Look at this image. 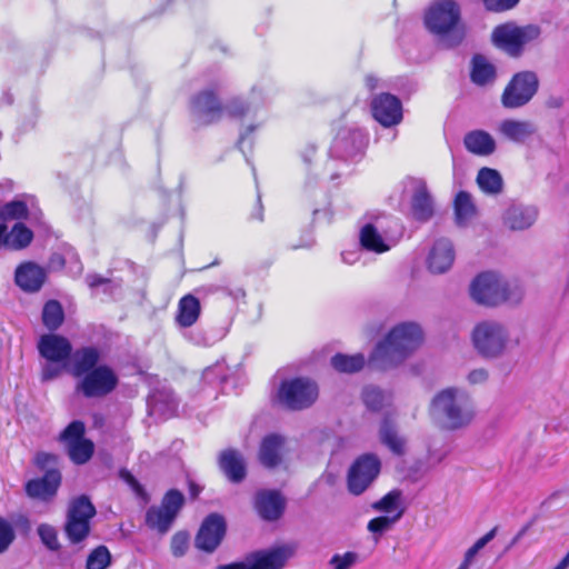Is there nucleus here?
Listing matches in <instances>:
<instances>
[{"label": "nucleus", "instance_id": "aec40b11", "mask_svg": "<svg viewBox=\"0 0 569 569\" xmlns=\"http://www.w3.org/2000/svg\"><path fill=\"white\" fill-rule=\"evenodd\" d=\"M253 507L264 521H277L284 513L286 498L279 490L261 489L254 496Z\"/></svg>", "mask_w": 569, "mask_h": 569}, {"label": "nucleus", "instance_id": "20e7f679", "mask_svg": "<svg viewBox=\"0 0 569 569\" xmlns=\"http://www.w3.org/2000/svg\"><path fill=\"white\" fill-rule=\"evenodd\" d=\"M472 299L487 307H496L507 301L518 302L522 298L519 287H510L508 282L492 271L479 273L470 286Z\"/></svg>", "mask_w": 569, "mask_h": 569}, {"label": "nucleus", "instance_id": "052dcab7", "mask_svg": "<svg viewBox=\"0 0 569 569\" xmlns=\"http://www.w3.org/2000/svg\"><path fill=\"white\" fill-rule=\"evenodd\" d=\"M560 561L568 567L569 566V555L567 553Z\"/></svg>", "mask_w": 569, "mask_h": 569}, {"label": "nucleus", "instance_id": "f257e3e1", "mask_svg": "<svg viewBox=\"0 0 569 569\" xmlns=\"http://www.w3.org/2000/svg\"><path fill=\"white\" fill-rule=\"evenodd\" d=\"M101 353L97 347L87 346L74 350L70 371L79 378L77 390L86 398H103L119 385V378L108 365H99Z\"/></svg>", "mask_w": 569, "mask_h": 569}, {"label": "nucleus", "instance_id": "0e129e2a", "mask_svg": "<svg viewBox=\"0 0 569 569\" xmlns=\"http://www.w3.org/2000/svg\"><path fill=\"white\" fill-rule=\"evenodd\" d=\"M44 377H46V378H52V377H53V375L44 373Z\"/></svg>", "mask_w": 569, "mask_h": 569}, {"label": "nucleus", "instance_id": "37998d69", "mask_svg": "<svg viewBox=\"0 0 569 569\" xmlns=\"http://www.w3.org/2000/svg\"><path fill=\"white\" fill-rule=\"evenodd\" d=\"M119 477L131 488V490L141 498L144 502L149 501V495L144 487L137 480V478L127 469L119 471Z\"/></svg>", "mask_w": 569, "mask_h": 569}, {"label": "nucleus", "instance_id": "4c0bfd02", "mask_svg": "<svg viewBox=\"0 0 569 569\" xmlns=\"http://www.w3.org/2000/svg\"><path fill=\"white\" fill-rule=\"evenodd\" d=\"M38 535L42 543L51 551H58L61 548L58 538L57 529L48 523H41L38 529Z\"/></svg>", "mask_w": 569, "mask_h": 569}, {"label": "nucleus", "instance_id": "5701e85b", "mask_svg": "<svg viewBox=\"0 0 569 569\" xmlns=\"http://www.w3.org/2000/svg\"><path fill=\"white\" fill-rule=\"evenodd\" d=\"M455 261V250L451 241L439 239L435 242L429 257L428 268L433 273H443Z\"/></svg>", "mask_w": 569, "mask_h": 569}, {"label": "nucleus", "instance_id": "2f4dec72", "mask_svg": "<svg viewBox=\"0 0 569 569\" xmlns=\"http://www.w3.org/2000/svg\"><path fill=\"white\" fill-rule=\"evenodd\" d=\"M500 132L515 142H522L533 133V128L527 121L507 119L501 122Z\"/></svg>", "mask_w": 569, "mask_h": 569}, {"label": "nucleus", "instance_id": "ddd939ff", "mask_svg": "<svg viewBox=\"0 0 569 569\" xmlns=\"http://www.w3.org/2000/svg\"><path fill=\"white\" fill-rule=\"evenodd\" d=\"M539 88V80L532 71H520L512 76L501 94V103L507 109L527 104Z\"/></svg>", "mask_w": 569, "mask_h": 569}, {"label": "nucleus", "instance_id": "412c9836", "mask_svg": "<svg viewBox=\"0 0 569 569\" xmlns=\"http://www.w3.org/2000/svg\"><path fill=\"white\" fill-rule=\"evenodd\" d=\"M47 280L44 268L36 262L26 261L20 263L14 272L16 284L24 292L34 293L40 291Z\"/></svg>", "mask_w": 569, "mask_h": 569}, {"label": "nucleus", "instance_id": "bf43d9fd", "mask_svg": "<svg viewBox=\"0 0 569 569\" xmlns=\"http://www.w3.org/2000/svg\"><path fill=\"white\" fill-rule=\"evenodd\" d=\"M469 565H470V562H468V561L463 560V561L460 563V566H459V568H458V569H468V568H469Z\"/></svg>", "mask_w": 569, "mask_h": 569}, {"label": "nucleus", "instance_id": "393cba45", "mask_svg": "<svg viewBox=\"0 0 569 569\" xmlns=\"http://www.w3.org/2000/svg\"><path fill=\"white\" fill-rule=\"evenodd\" d=\"M411 213L420 222L430 220L435 213L433 200L425 182H421L412 194Z\"/></svg>", "mask_w": 569, "mask_h": 569}, {"label": "nucleus", "instance_id": "69168bd1", "mask_svg": "<svg viewBox=\"0 0 569 569\" xmlns=\"http://www.w3.org/2000/svg\"><path fill=\"white\" fill-rule=\"evenodd\" d=\"M568 555H569V550H568Z\"/></svg>", "mask_w": 569, "mask_h": 569}, {"label": "nucleus", "instance_id": "e2e57ef3", "mask_svg": "<svg viewBox=\"0 0 569 569\" xmlns=\"http://www.w3.org/2000/svg\"><path fill=\"white\" fill-rule=\"evenodd\" d=\"M471 547L473 548V550H476L478 552H479V550H481V548L476 542Z\"/></svg>", "mask_w": 569, "mask_h": 569}, {"label": "nucleus", "instance_id": "9b49d317", "mask_svg": "<svg viewBox=\"0 0 569 569\" xmlns=\"http://www.w3.org/2000/svg\"><path fill=\"white\" fill-rule=\"evenodd\" d=\"M69 459L78 466L87 463L94 453V443L86 437V425L81 420L71 421L59 435Z\"/></svg>", "mask_w": 569, "mask_h": 569}, {"label": "nucleus", "instance_id": "473e14b6", "mask_svg": "<svg viewBox=\"0 0 569 569\" xmlns=\"http://www.w3.org/2000/svg\"><path fill=\"white\" fill-rule=\"evenodd\" d=\"M366 359L362 353L345 355L336 353L331 358V366L341 373H355L363 369Z\"/></svg>", "mask_w": 569, "mask_h": 569}, {"label": "nucleus", "instance_id": "f3484780", "mask_svg": "<svg viewBox=\"0 0 569 569\" xmlns=\"http://www.w3.org/2000/svg\"><path fill=\"white\" fill-rule=\"evenodd\" d=\"M190 109L206 126L218 122L224 114V106L214 89H203L193 94L190 99Z\"/></svg>", "mask_w": 569, "mask_h": 569}, {"label": "nucleus", "instance_id": "1a4fd4ad", "mask_svg": "<svg viewBox=\"0 0 569 569\" xmlns=\"http://www.w3.org/2000/svg\"><path fill=\"white\" fill-rule=\"evenodd\" d=\"M433 408L445 416L449 429H458L469 425L473 418V409L469 398L455 388L438 392L432 400Z\"/></svg>", "mask_w": 569, "mask_h": 569}, {"label": "nucleus", "instance_id": "e433bc0d", "mask_svg": "<svg viewBox=\"0 0 569 569\" xmlns=\"http://www.w3.org/2000/svg\"><path fill=\"white\" fill-rule=\"evenodd\" d=\"M111 563V553L109 549L101 545L96 547L88 556L87 569H107Z\"/></svg>", "mask_w": 569, "mask_h": 569}, {"label": "nucleus", "instance_id": "3c124183", "mask_svg": "<svg viewBox=\"0 0 569 569\" xmlns=\"http://www.w3.org/2000/svg\"><path fill=\"white\" fill-rule=\"evenodd\" d=\"M488 378V373L486 370L483 369H476V370H472L469 376H468V379L471 383H480V382H483L486 381Z\"/></svg>", "mask_w": 569, "mask_h": 569}, {"label": "nucleus", "instance_id": "680f3d73", "mask_svg": "<svg viewBox=\"0 0 569 569\" xmlns=\"http://www.w3.org/2000/svg\"><path fill=\"white\" fill-rule=\"evenodd\" d=\"M567 568L568 567L560 561L553 569H567Z\"/></svg>", "mask_w": 569, "mask_h": 569}, {"label": "nucleus", "instance_id": "9d476101", "mask_svg": "<svg viewBox=\"0 0 569 569\" xmlns=\"http://www.w3.org/2000/svg\"><path fill=\"white\" fill-rule=\"evenodd\" d=\"M183 505V493L178 489H169L163 495L160 505H153L147 509L144 516L146 526L159 535H166L172 527Z\"/></svg>", "mask_w": 569, "mask_h": 569}, {"label": "nucleus", "instance_id": "a211bd4d", "mask_svg": "<svg viewBox=\"0 0 569 569\" xmlns=\"http://www.w3.org/2000/svg\"><path fill=\"white\" fill-rule=\"evenodd\" d=\"M373 119L383 128L398 126L403 119L401 100L389 92L376 94L370 102Z\"/></svg>", "mask_w": 569, "mask_h": 569}, {"label": "nucleus", "instance_id": "423d86ee", "mask_svg": "<svg viewBox=\"0 0 569 569\" xmlns=\"http://www.w3.org/2000/svg\"><path fill=\"white\" fill-rule=\"evenodd\" d=\"M319 397L317 382L308 377L283 379L274 395L273 401L290 411L310 408Z\"/></svg>", "mask_w": 569, "mask_h": 569}, {"label": "nucleus", "instance_id": "a878e982", "mask_svg": "<svg viewBox=\"0 0 569 569\" xmlns=\"http://www.w3.org/2000/svg\"><path fill=\"white\" fill-rule=\"evenodd\" d=\"M200 313V300L191 293L184 295L178 302L176 322L181 328H189L198 321Z\"/></svg>", "mask_w": 569, "mask_h": 569}, {"label": "nucleus", "instance_id": "a18cd8bd", "mask_svg": "<svg viewBox=\"0 0 569 569\" xmlns=\"http://www.w3.org/2000/svg\"><path fill=\"white\" fill-rule=\"evenodd\" d=\"M189 548V535L186 531L176 532L170 541V549L174 557H182Z\"/></svg>", "mask_w": 569, "mask_h": 569}, {"label": "nucleus", "instance_id": "c9c22d12", "mask_svg": "<svg viewBox=\"0 0 569 569\" xmlns=\"http://www.w3.org/2000/svg\"><path fill=\"white\" fill-rule=\"evenodd\" d=\"M453 209L458 223H463L476 214V206L472 202L471 196L463 190L456 194Z\"/></svg>", "mask_w": 569, "mask_h": 569}, {"label": "nucleus", "instance_id": "f704fd0d", "mask_svg": "<svg viewBox=\"0 0 569 569\" xmlns=\"http://www.w3.org/2000/svg\"><path fill=\"white\" fill-rule=\"evenodd\" d=\"M360 243L366 250L377 253L386 252L389 249L377 228L371 223H367L361 228Z\"/></svg>", "mask_w": 569, "mask_h": 569}, {"label": "nucleus", "instance_id": "13d9d810", "mask_svg": "<svg viewBox=\"0 0 569 569\" xmlns=\"http://www.w3.org/2000/svg\"><path fill=\"white\" fill-rule=\"evenodd\" d=\"M257 219H258L259 221H261V220H262V208H261V206H260V204H259V206H257Z\"/></svg>", "mask_w": 569, "mask_h": 569}, {"label": "nucleus", "instance_id": "39448f33", "mask_svg": "<svg viewBox=\"0 0 569 569\" xmlns=\"http://www.w3.org/2000/svg\"><path fill=\"white\" fill-rule=\"evenodd\" d=\"M460 9L458 2H436L425 16L427 29L446 38L448 47H456L465 38V29L459 24Z\"/></svg>", "mask_w": 569, "mask_h": 569}, {"label": "nucleus", "instance_id": "09e8293b", "mask_svg": "<svg viewBox=\"0 0 569 569\" xmlns=\"http://www.w3.org/2000/svg\"><path fill=\"white\" fill-rule=\"evenodd\" d=\"M518 2H485L488 11L501 12L512 9Z\"/></svg>", "mask_w": 569, "mask_h": 569}, {"label": "nucleus", "instance_id": "bb28decb", "mask_svg": "<svg viewBox=\"0 0 569 569\" xmlns=\"http://www.w3.org/2000/svg\"><path fill=\"white\" fill-rule=\"evenodd\" d=\"M379 438L382 445L396 456L405 453L406 440L398 433L396 422L391 416L386 415L381 421Z\"/></svg>", "mask_w": 569, "mask_h": 569}, {"label": "nucleus", "instance_id": "cd10ccee", "mask_svg": "<svg viewBox=\"0 0 569 569\" xmlns=\"http://www.w3.org/2000/svg\"><path fill=\"white\" fill-rule=\"evenodd\" d=\"M466 149L478 156H489L496 150L493 138L486 131L475 130L465 136Z\"/></svg>", "mask_w": 569, "mask_h": 569}, {"label": "nucleus", "instance_id": "5fc2aeb1", "mask_svg": "<svg viewBox=\"0 0 569 569\" xmlns=\"http://www.w3.org/2000/svg\"><path fill=\"white\" fill-rule=\"evenodd\" d=\"M530 527V523H527L526 526H523L521 528V530L516 535V537L512 539V542L511 545L516 543L526 532L527 530L529 529Z\"/></svg>", "mask_w": 569, "mask_h": 569}, {"label": "nucleus", "instance_id": "c03bdc74", "mask_svg": "<svg viewBox=\"0 0 569 569\" xmlns=\"http://www.w3.org/2000/svg\"><path fill=\"white\" fill-rule=\"evenodd\" d=\"M16 538L12 525L0 517V553L7 551Z\"/></svg>", "mask_w": 569, "mask_h": 569}, {"label": "nucleus", "instance_id": "7ed1b4c3", "mask_svg": "<svg viewBox=\"0 0 569 569\" xmlns=\"http://www.w3.org/2000/svg\"><path fill=\"white\" fill-rule=\"evenodd\" d=\"M33 463L38 470L43 471V475L28 480L24 483V492L30 499L51 502L62 483V475L58 467L59 457L40 451L34 456Z\"/></svg>", "mask_w": 569, "mask_h": 569}, {"label": "nucleus", "instance_id": "4be33fe9", "mask_svg": "<svg viewBox=\"0 0 569 569\" xmlns=\"http://www.w3.org/2000/svg\"><path fill=\"white\" fill-rule=\"evenodd\" d=\"M284 446L286 438L283 436L278 433L264 436L258 451L260 463L268 469L279 467L283 460Z\"/></svg>", "mask_w": 569, "mask_h": 569}, {"label": "nucleus", "instance_id": "de8ad7c7", "mask_svg": "<svg viewBox=\"0 0 569 569\" xmlns=\"http://www.w3.org/2000/svg\"><path fill=\"white\" fill-rule=\"evenodd\" d=\"M248 104L240 99H232L228 107H224V112H227L231 118H243L248 112Z\"/></svg>", "mask_w": 569, "mask_h": 569}, {"label": "nucleus", "instance_id": "f03ea898", "mask_svg": "<svg viewBox=\"0 0 569 569\" xmlns=\"http://www.w3.org/2000/svg\"><path fill=\"white\" fill-rule=\"evenodd\" d=\"M422 341L423 333L418 325L402 322L378 342L370 355L369 363L381 370L392 368L401 363Z\"/></svg>", "mask_w": 569, "mask_h": 569}, {"label": "nucleus", "instance_id": "c85d7f7f", "mask_svg": "<svg viewBox=\"0 0 569 569\" xmlns=\"http://www.w3.org/2000/svg\"><path fill=\"white\" fill-rule=\"evenodd\" d=\"M497 77L496 67L482 54H475L471 59V81L477 86H487Z\"/></svg>", "mask_w": 569, "mask_h": 569}, {"label": "nucleus", "instance_id": "f8f14e48", "mask_svg": "<svg viewBox=\"0 0 569 569\" xmlns=\"http://www.w3.org/2000/svg\"><path fill=\"white\" fill-rule=\"evenodd\" d=\"M381 460L376 453H362L357 457L347 472V489L353 496L362 495L378 478Z\"/></svg>", "mask_w": 569, "mask_h": 569}, {"label": "nucleus", "instance_id": "0eeeda50", "mask_svg": "<svg viewBox=\"0 0 569 569\" xmlns=\"http://www.w3.org/2000/svg\"><path fill=\"white\" fill-rule=\"evenodd\" d=\"M539 36L540 29L537 26L519 27L512 22H507L493 28L491 43L510 58L518 59L523 53L525 47L538 39Z\"/></svg>", "mask_w": 569, "mask_h": 569}, {"label": "nucleus", "instance_id": "b1692460", "mask_svg": "<svg viewBox=\"0 0 569 569\" xmlns=\"http://www.w3.org/2000/svg\"><path fill=\"white\" fill-rule=\"evenodd\" d=\"M218 465L231 482L239 483L246 478L244 460L236 449L222 450L218 458Z\"/></svg>", "mask_w": 569, "mask_h": 569}, {"label": "nucleus", "instance_id": "8fccbe9b", "mask_svg": "<svg viewBox=\"0 0 569 569\" xmlns=\"http://www.w3.org/2000/svg\"><path fill=\"white\" fill-rule=\"evenodd\" d=\"M110 279L102 277L101 274H89L87 277V283L90 288H97L99 286L109 283Z\"/></svg>", "mask_w": 569, "mask_h": 569}, {"label": "nucleus", "instance_id": "58836bf2", "mask_svg": "<svg viewBox=\"0 0 569 569\" xmlns=\"http://www.w3.org/2000/svg\"><path fill=\"white\" fill-rule=\"evenodd\" d=\"M1 216L4 219L24 220L29 217V209L24 201L13 200L4 204Z\"/></svg>", "mask_w": 569, "mask_h": 569}, {"label": "nucleus", "instance_id": "49530a36", "mask_svg": "<svg viewBox=\"0 0 569 569\" xmlns=\"http://www.w3.org/2000/svg\"><path fill=\"white\" fill-rule=\"evenodd\" d=\"M357 553L347 551L343 555L336 553L330 559L335 569H349L357 561Z\"/></svg>", "mask_w": 569, "mask_h": 569}, {"label": "nucleus", "instance_id": "a19ab883", "mask_svg": "<svg viewBox=\"0 0 569 569\" xmlns=\"http://www.w3.org/2000/svg\"><path fill=\"white\" fill-rule=\"evenodd\" d=\"M403 515V510H399L396 516L389 518L386 516H379L373 519H371L368 525L367 529L372 533H382L386 530H388L393 522L399 520Z\"/></svg>", "mask_w": 569, "mask_h": 569}, {"label": "nucleus", "instance_id": "72a5a7b5", "mask_svg": "<svg viewBox=\"0 0 569 569\" xmlns=\"http://www.w3.org/2000/svg\"><path fill=\"white\" fill-rule=\"evenodd\" d=\"M477 183L481 191L488 194H498L502 190V178L498 170L483 167L478 171Z\"/></svg>", "mask_w": 569, "mask_h": 569}, {"label": "nucleus", "instance_id": "4468645a", "mask_svg": "<svg viewBox=\"0 0 569 569\" xmlns=\"http://www.w3.org/2000/svg\"><path fill=\"white\" fill-rule=\"evenodd\" d=\"M507 339L505 328L493 321H482L472 331L473 345L483 357L499 356L506 348Z\"/></svg>", "mask_w": 569, "mask_h": 569}, {"label": "nucleus", "instance_id": "6e6d98bb", "mask_svg": "<svg viewBox=\"0 0 569 569\" xmlns=\"http://www.w3.org/2000/svg\"><path fill=\"white\" fill-rule=\"evenodd\" d=\"M478 553V551L473 550L472 547H470L466 553L463 560L471 562L472 558Z\"/></svg>", "mask_w": 569, "mask_h": 569}, {"label": "nucleus", "instance_id": "79ce46f5", "mask_svg": "<svg viewBox=\"0 0 569 569\" xmlns=\"http://www.w3.org/2000/svg\"><path fill=\"white\" fill-rule=\"evenodd\" d=\"M401 499V491L393 489L386 493L380 500L372 503V508L383 512H391L397 508Z\"/></svg>", "mask_w": 569, "mask_h": 569}, {"label": "nucleus", "instance_id": "7c9ffc66", "mask_svg": "<svg viewBox=\"0 0 569 569\" xmlns=\"http://www.w3.org/2000/svg\"><path fill=\"white\" fill-rule=\"evenodd\" d=\"M41 319L43 326L49 331L58 330L64 321V311L60 301L56 299L48 300L42 308Z\"/></svg>", "mask_w": 569, "mask_h": 569}, {"label": "nucleus", "instance_id": "ea45409f", "mask_svg": "<svg viewBox=\"0 0 569 569\" xmlns=\"http://www.w3.org/2000/svg\"><path fill=\"white\" fill-rule=\"evenodd\" d=\"M362 400L368 409L379 411L383 407L385 395L376 387H368L362 391Z\"/></svg>", "mask_w": 569, "mask_h": 569}, {"label": "nucleus", "instance_id": "864d4df0", "mask_svg": "<svg viewBox=\"0 0 569 569\" xmlns=\"http://www.w3.org/2000/svg\"><path fill=\"white\" fill-rule=\"evenodd\" d=\"M378 86V79L373 76H368L366 78V87L370 90V91H373Z\"/></svg>", "mask_w": 569, "mask_h": 569}, {"label": "nucleus", "instance_id": "6ab92c4d", "mask_svg": "<svg viewBox=\"0 0 569 569\" xmlns=\"http://www.w3.org/2000/svg\"><path fill=\"white\" fill-rule=\"evenodd\" d=\"M38 351L48 362L63 365L72 361L74 353L68 338L57 333L42 335L38 341Z\"/></svg>", "mask_w": 569, "mask_h": 569}, {"label": "nucleus", "instance_id": "2eb2a0df", "mask_svg": "<svg viewBox=\"0 0 569 569\" xmlns=\"http://www.w3.org/2000/svg\"><path fill=\"white\" fill-rule=\"evenodd\" d=\"M292 556V549L288 546H279L266 550H259L251 553L250 562H231L220 565L216 569H282L289 558Z\"/></svg>", "mask_w": 569, "mask_h": 569}, {"label": "nucleus", "instance_id": "dca6fc26", "mask_svg": "<svg viewBox=\"0 0 569 569\" xmlns=\"http://www.w3.org/2000/svg\"><path fill=\"white\" fill-rule=\"evenodd\" d=\"M226 533V518L221 513L211 512L202 520L194 537V546L201 551L212 553L221 545Z\"/></svg>", "mask_w": 569, "mask_h": 569}, {"label": "nucleus", "instance_id": "4d7b16f0", "mask_svg": "<svg viewBox=\"0 0 569 569\" xmlns=\"http://www.w3.org/2000/svg\"><path fill=\"white\" fill-rule=\"evenodd\" d=\"M189 491H190L191 497L196 498V497H198L200 489L196 483L191 482L190 487H189Z\"/></svg>", "mask_w": 569, "mask_h": 569}, {"label": "nucleus", "instance_id": "603ef678", "mask_svg": "<svg viewBox=\"0 0 569 569\" xmlns=\"http://www.w3.org/2000/svg\"><path fill=\"white\" fill-rule=\"evenodd\" d=\"M498 527H493L490 531H488L486 535H483L481 538H479L476 543L482 549L489 541H491L496 533H497Z\"/></svg>", "mask_w": 569, "mask_h": 569}, {"label": "nucleus", "instance_id": "c756f323", "mask_svg": "<svg viewBox=\"0 0 569 569\" xmlns=\"http://www.w3.org/2000/svg\"><path fill=\"white\" fill-rule=\"evenodd\" d=\"M536 220V212L521 207H510L503 214V223L510 230H523L529 228Z\"/></svg>", "mask_w": 569, "mask_h": 569}, {"label": "nucleus", "instance_id": "6e6552de", "mask_svg": "<svg viewBox=\"0 0 569 569\" xmlns=\"http://www.w3.org/2000/svg\"><path fill=\"white\" fill-rule=\"evenodd\" d=\"M97 509L87 495H80L69 501L63 531L71 545L83 542L91 532V520Z\"/></svg>", "mask_w": 569, "mask_h": 569}]
</instances>
